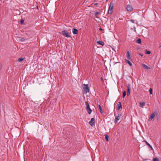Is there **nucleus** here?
Wrapping results in <instances>:
<instances>
[{"mask_svg": "<svg viewBox=\"0 0 161 161\" xmlns=\"http://www.w3.org/2000/svg\"><path fill=\"white\" fill-rule=\"evenodd\" d=\"M60 34L64 36L67 37H69L70 36L69 33L66 30H63L62 31Z\"/></svg>", "mask_w": 161, "mask_h": 161, "instance_id": "obj_1", "label": "nucleus"}, {"mask_svg": "<svg viewBox=\"0 0 161 161\" xmlns=\"http://www.w3.org/2000/svg\"><path fill=\"white\" fill-rule=\"evenodd\" d=\"M85 104L86 105V110H87L88 113L90 114L92 112V110L90 108L89 103L87 101L85 102Z\"/></svg>", "mask_w": 161, "mask_h": 161, "instance_id": "obj_2", "label": "nucleus"}, {"mask_svg": "<svg viewBox=\"0 0 161 161\" xmlns=\"http://www.w3.org/2000/svg\"><path fill=\"white\" fill-rule=\"evenodd\" d=\"M83 91L85 93H87L89 92V87L88 84L85 85L84 84V86L83 87Z\"/></svg>", "mask_w": 161, "mask_h": 161, "instance_id": "obj_3", "label": "nucleus"}, {"mask_svg": "<svg viewBox=\"0 0 161 161\" xmlns=\"http://www.w3.org/2000/svg\"><path fill=\"white\" fill-rule=\"evenodd\" d=\"M89 123L90 125L92 126L95 125V119L94 118H92L91 119V120L89 121Z\"/></svg>", "mask_w": 161, "mask_h": 161, "instance_id": "obj_4", "label": "nucleus"}, {"mask_svg": "<svg viewBox=\"0 0 161 161\" xmlns=\"http://www.w3.org/2000/svg\"><path fill=\"white\" fill-rule=\"evenodd\" d=\"M122 116V114H119L118 115L115 117V119L114 120V122L115 123H116L118 121L119 119V118L120 117Z\"/></svg>", "mask_w": 161, "mask_h": 161, "instance_id": "obj_5", "label": "nucleus"}, {"mask_svg": "<svg viewBox=\"0 0 161 161\" xmlns=\"http://www.w3.org/2000/svg\"><path fill=\"white\" fill-rule=\"evenodd\" d=\"M127 10L130 12L131 11L133 10V8L130 5H127L126 7Z\"/></svg>", "mask_w": 161, "mask_h": 161, "instance_id": "obj_6", "label": "nucleus"}, {"mask_svg": "<svg viewBox=\"0 0 161 161\" xmlns=\"http://www.w3.org/2000/svg\"><path fill=\"white\" fill-rule=\"evenodd\" d=\"M130 84H128L127 86V95L128 96L129 95L130 93Z\"/></svg>", "mask_w": 161, "mask_h": 161, "instance_id": "obj_7", "label": "nucleus"}, {"mask_svg": "<svg viewBox=\"0 0 161 161\" xmlns=\"http://www.w3.org/2000/svg\"><path fill=\"white\" fill-rule=\"evenodd\" d=\"M156 114V113L154 112L151 114L150 115V117L149 118V120H152L155 116Z\"/></svg>", "mask_w": 161, "mask_h": 161, "instance_id": "obj_8", "label": "nucleus"}, {"mask_svg": "<svg viewBox=\"0 0 161 161\" xmlns=\"http://www.w3.org/2000/svg\"><path fill=\"white\" fill-rule=\"evenodd\" d=\"M142 67L144 68L145 69H151L150 67L148 66H147V65H145L144 64H142Z\"/></svg>", "mask_w": 161, "mask_h": 161, "instance_id": "obj_9", "label": "nucleus"}, {"mask_svg": "<svg viewBox=\"0 0 161 161\" xmlns=\"http://www.w3.org/2000/svg\"><path fill=\"white\" fill-rule=\"evenodd\" d=\"M72 32L74 34H76L78 33V30L77 29L75 28H73Z\"/></svg>", "mask_w": 161, "mask_h": 161, "instance_id": "obj_10", "label": "nucleus"}, {"mask_svg": "<svg viewBox=\"0 0 161 161\" xmlns=\"http://www.w3.org/2000/svg\"><path fill=\"white\" fill-rule=\"evenodd\" d=\"M97 43L102 46H103L104 45V42L101 41H98Z\"/></svg>", "mask_w": 161, "mask_h": 161, "instance_id": "obj_11", "label": "nucleus"}, {"mask_svg": "<svg viewBox=\"0 0 161 161\" xmlns=\"http://www.w3.org/2000/svg\"><path fill=\"white\" fill-rule=\"evenodd\" d=\"M118 109H120L122 108V106L121 103L120 102H119V104L118 105Z\"/></svg>", "mask_w": 161, "mask_h": 161, "instance_id": "obj_12", "label": "nucleus"}, {"mask_svg": "<svg viewBox=\"0 0 161 161\" xmlns=\"http://www.w3.org/2000/svg\"><path fill=\"white\" fill-rule=\"evenodd\" d=\"M145 142H146V143L147 145H148L149 147L150 148L151 150H153V148L151 146L149 143H148L147 141H145Z\"/></svg>", "mask_w": 161, "mask_h": 161, "instance_id": "obj_13", "label": "nucleus"}, {"mask_svg": "<svg viewBox=\"0 0 161 161\" xmlns=\"http://www.w3.org/2000/svg\"><path fill=\"white\" fill-rule=\"evenodd\" d=\"M125 62L127 63L130 66H131L132 65V63L130 62V61L127 60V59H125Z\"/></svg>", "mask_w": 161, "mask_h": 161, "instance_id": "obj_14", "label": "nucleus"}, {"mask_svg": "<svg viewBox=\"0 0 161 161\" xmlns=\"http://www.w3.org/2000/svg\"><path fill=\"white\" fill-rule=\"evenodd\" d=\"M140 104L141 107L143 108V106L145 105V102H141L140 103Z\"/></svg>", "mask_w": 161, "mask_h": 161, "instance_id": "obj_15", "label": "nucleus"}, {"mask_svg": "<svg viewBox=\"0 0 161 161\" xmlns=\"http://www.w3.org/2000/svg\"><path fill=\"white\" fill-rule=\"evenodd\" d=\"M114 6V3L113 2H111L110 4L109 7L113 9Z\"/></svg>", "mask_w": 161, "mask_h": 161, "instance_id": "obj_16", "label": "nucleus"}, {"mask_svg": "<svg viewBox=\"0 0 161 161\" xmlns=\"http://www.w3.org/2000/svg\"><path fill=\"white\" fill-rule=\"evenodd\" d=\"M127 57L129 59H131L130 54V53L129 51H127Z\"/></svg>", "mask_w": 161, "mask_h": 161, "instance_id": "obj_17", "label": "nucleus"}, {"mask_svg": "<svg viewBox=\"0 0 161 161\" xmlns=\"http://www.w3.org/2000/svg\"><path fill=\"white\" fill-rule=\"evenodd\" d=\"M98 108L100 109V113L102 114H103V111L102 109V108H101V106L100 105H98Z\"/></svg>", "mask_w": 161, "mask_h": 161, "instance_id": "obj_18", "label": "nucleus"}, {"mask_svg": "<svg viewBox=\"0 0 161 161\" xmlns=\"http://www.w3.org/2000/svg\"><path fill=\"white\" fill-rule=\"evenodd\" d=\"M142 41L140 38H138L136 41V42L138 44H141V43Z\"/></svg>", "mask_w": 161, "mask_h": 161, "instance_id": "obj_19", "label": "nucleus"}, {"mask_svg": "<svg viewBox=\"0 0 161 161\" xmlns=\"http://www.w3.org/2000/svg\"><path fill=\"white\" fill-rule=\"evenodd\" d=\"M113 8H108V14H111L112 12V10H113Z\"/></svg>", "mask_w": 161, "mask_h": 161, "instance_id": "obj_20", "label": "nucleus"}, {"mask_svg": "<svg viewBox=\"0 0 161 161\" xmlns=\"http://www.w3.org/2000/svg\"><path fill=\"white\" fill-rule=\"evenodd\" d=\"M108 138H109L108 136L107 135H105V139L107 141H108V140H109Z\"/></svg>", "mask_w": 161, "mask_h": 161, "instance_id": "obj_21", "label": "nucleus"}, {"mask_svg": "<svg viewBox=\"0 0 161 161\" xmlns=\"http://www.w3.org/2000/svg\"><path fill=\"white\" fill-rule=\"evenodd\" d=\"M24 20L23 19H21L20 20V24L22 25H23L24 24Z\"/></svg>", "mask_w": 161, "mask_h": 161, "instance_id": "obj_22", "label": "nucleus"}, {"mask_svg": "<svg viewBox=\"0 0 161 161\" xmlns=\"http://www.w3.org/2000/svg\"><path fill=\"white\" fill-rule=\"evenodd\" d=\"M159 159L157 158L156 157L153 159V161H159Z\"/></svg>", "mask_w": 161, "mask_h": 161, "instance_id": "obj_23", "label": "nucleus"}, {"mask_svg": "<svg viewBox=\"0 0 161 161\" xmlns=\"http://www.w3.org/2000/svg\"><path fill=\"white\" fill-rule=\"evenodd\" d=\"M24 58H20L18 59V61L19 62H21L24 60Z\"/></svg>", "mask_w": 161, "mask_h": 161, "instance_id": "obj_24", "label": "nucleus"}, {"mask_svg": "<svg viewBox=\"0 0 161 161\" xmlns=\"http://www.w3.org/2000/svg\"><path fill=\"white\" fill-rule=\"evenodd\" d=\"M126 95V92L125 91H124L123 92V97H124Z\"/></svg>", "mask_w": 161, "mask_h": 161, "instance_id": "obj_25", "label": "nucleus"}, {"mask_svg": "<svg viewBox=\"0 0 161 161\" xmlns=\"http://www.w3.org/2000/svg\"><path fill=\"white\" fill-rule=\"evenodd\" d=\"M25 39L24 38H21L20 39V41L21 42H24L25 41Z\"/></svg>", "mask_w": 161, "mask_h": 161, "instance_id": "obj_26", "label": "nucleus"}, {"mask_svg": "<svg viewBox=\"0 0 161 161\" xmlns=\"http://www.w3.org/2000/svg\"><path fill=\"white\" fill-rule=\"evenodd\" d=\"M151 53L150 51L146 50L145 53L146 54H150Z\"/></svg>", "mask_w": 161, "mask_h": 161, "instance_id": "obj_27", "label": "nucleus"}, {"mask_svg": "<svg viewBox=\"0 0 161 161\" xmlns=\"http://www.w3.org/2000/svg\"><path fill=\"white\" fill-rule=\"evenodd\" d=\"M149 92L151 94H152L153 90L151 88H150L149 89Z\"/></svg>", "mask_w": 161, "mask_h": 161, "instance_id": "obj_28", "label": "nucleus"}, {"mask_svg": "<svg viewBox=\"0 0 161 161\" xmlns=\"http://www.w3.org/2000/svg\"><path fill=\"white\" fill-rule=\"evenodd\" d=\"M100 14V13L98 12H96L95 13V16H97V15L98 14Z\"/></svg>", "mask_w": 161, "mask_h": 161, "instance_id": "obj_29", "label": "nucleus"}, {"mask_svg": "<svg viewBox=\"0 0 161 161\" xmlns=\"http://www.w3.org/2000/svg\"><path fill=\"white\" fill-rule=\"evenodd\" d=\"M130 21L132 23H135V20L133 19H130Z\"/></svg>", "mask_w": 161, "mask_h": 161, "instance_id": "obj_30", "label": "nucleus"}, {"mask_svg": "<svg viewBox=\"0 0 161 161\" xmlns=\"http://www.w3.org/2000/svg\"><path fill=\"white\" fill-rule=\"evenodd\" d=\"M101 80H102V81L103 82H104L103 79V78L101 77Z\"/></svg>", "mask_w": 161, "mask_h": 161, "instance_id": "obj_31", "label": "nucleus"}, {"mask_svg": "<svg viewBox=\"0 0 161 161\" xmlns=\"http://www.w3.org/2000/svg\"><path fill=\"white\" fill-rule=\"evenodd\" d=\"M139 55H140L142 56H143V54H141L139 53Z\"/></svg>", "mask_w": 161, "mask_h": 161, "instance_id": "obj_32", "label": "nucleus"}, {"mask_svg": "<svg viewBox=\"0 0 161 161\" xmlns=\"http://www.w3.org/2000/svg\"><path fill=\"white\" fill-rule=\"evenodd\" d=\"M99 30H102V28H100L99 29Z\"/></svg>", "mask_w": 161, "mask_h": 161, "instance_id": "obj_33", "label": "nucleus"}, {"mask_svg": "<svg viewBox=\"0 0 161 161\" xmlns=\"http://www.w3.org/2000/svg\"><path fill=\"white\" fill-rule=\"evenodd\" d=\"M159 47L160 48L161 47V45L159 46Z\"/></svg>", "mask_w": 161, "mask_h": 161, "instance_id": "obj_34", "label": "nucleus"}]
</instances>
